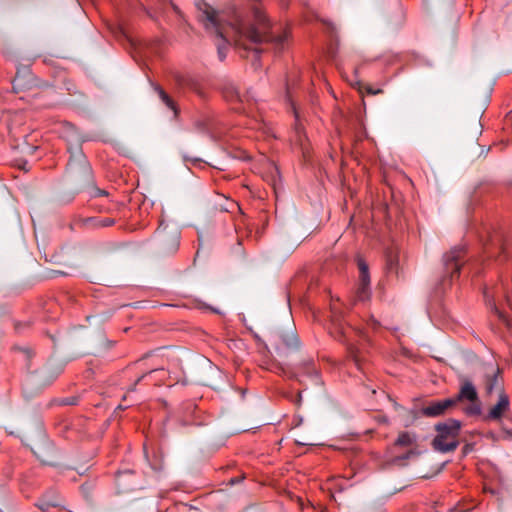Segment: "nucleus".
Returning a JSON list of instances; mask_svg holds the SVG:
<instances>
[{"mask_svg":"<svg viewBox=\"0 0 512 512\" xmlns=\"http://www.w3.org/2000/svg\"><path fill=\"white\" fill-rule=\"evenodd\" d=\"M195 5L199 21L218 39L216 46L220 61L226 59L228 46L234 44L240 56L251 57L252 66L258 69L260 54L265 50L263 45L273 46L278 53L285 48L288 33L274 34L270 21L256 4L250 10L233 7L221 14L204 0H197Z\"/></svg>","mask_w":512,"mask_h":512,"instance_id":"obj_1","label":"nucleus"},{"mask_svg":"<svg viewBox=\"0 0 512 512\" xmlns=\"http://www.w3.org/2000/svg\"><path fill=\"white\" fill-rule=\"evenodd\" d=\"M461 421L449 418L444 422L435 425L436 436L432 441V447L435 451L441 453L453 452L459 446L458 437L460 435Z\"/></svg>","mask_w":512,"mask_h":512,"instance_id":"obj_2","label":"nucleus"},{"mask_svg":"<svg viewBox=\"0 0 512 512\" xmlns=\"http://www.w3.org/2000/svg\"><path fill=\"white\" fill-rule=\"evenodd\" d=\"M459 391L455 397L451 398L454 401V406L458 402H469V405L464 408V413L467 416H479L481 415L482 408L481 402L478 396L477 389L473 384L472 380L467 376L459 377Z\"/></svg>","mask_w":512,"mask_h":512,"instance_id":"obj_3","label":"nucleus"},{"mask_svg":"<svg viewBox=\"0 0 512 512\" xmlns=\"http://www.w3.org/2000/svg\"><path fill=\"white\" fill-rule=\"evenodd\" d=\"M465 255V248L462 246L454 247L443 256L445 274L443 281L447 279L452 282L454 277L459 275L462 258Z\"/></svg>","mask_w":512,"mask_h":512,"instance_id":"obj_4","label":"nucleus"},{"mask_svg":"<svg viewBox=\"0 0 512 512\" xmlns=\"http://www.w3.org/2000/svg\"><path fill=\"white\" fill-rule=\"evenodd\" d=\"M167 226H163L160 222L156 233L158 239L159 250L163 254L175 253L179 247L180 235L176 230L166 231Z\"/></svg>","mask_w":512,"mask_h":512,"instance_id":"obj_5","label":"nucleus"},{"mask_svg":"<svg viewBox=\"0 0 512 512\" xmlns=\"http://www.w3.org/2000/svg\"><path fill=\"white\" fill-rule=\"evenodd\" d=\"M276 353L279 357H286L287 354L298 348V339L294 332H276L272 336Z\"/></svg>","mask_w":512,"mask_h":512,"instance_id":"obj_6","label":"nucleus"},{"mask_svg":"<svg viewBox=\"0 0 512 512\" xmlns=\"http://www.w3.org/2000/svg\"><path fill=\"white\" fill-rule=\"evenodd\" d=\"M483 386L487 396H491L494 392L503 391V380L499 367L488 366L483 376Z\"/></svg>","mask_w":512,"mask_h":512,"instance_id":"obj_7","label":"nucleus"},{"mask_svg":"<svg viewBox=\"0 0 512 512\" xmlns=\"http://www.w3.org/2000/svg\"><path fill=\"white\" fill-rule=\"evenodd\" d=\"M359 283L356 290V300L366 301L370 298V276L367 263L363 259H358Z\"/></svg>","mask_w":512,"mask_h":512,"instance_id":"obj_8","label":"nucleus"},{"mask_svg":"<svg viewBox=\"0 0 512 512\" xmlns=\"http://www.w3.org/2000/svg\"><path fill=\"white\" fill-rule=\"evenodd\" d=\"M331 324L330 333L339 341H344L347 337V329L342 311L336 304L331 305Z\"/></svg>","mask_w":512,"mask_h":512,"instance_id":"obj_9","label":"nucleus"},{"mask_svg":"<svg viewBox=\"0 0 512 512\" xmlns=\"http://www.w3.org/2000/svg\"><path fill=\"white\" fill-rule=\"evenodd\" d=\"M68 169L74 176L83 182H89L92 178V169L84 156H79L76 159H71L68 162Z\"/></svg>","mask_w":512,"mask_h":512,"instance_id":"obj_10","label":"nucleus"},{"mask_svg":"<svg viewBox=\"0 0 512 512\" xmlns=\"http://www.w3.org/2000/svg\"><path fill=\"white\" fill-rule=\"evenodd\" d=\"M510 410L509 396L505 392H501L498 397L497 403L490 408L488 413L484 416L485 421L500 420Z\"/></svg>","mask_w":512,"mask_h":512,"instance_id":"obj_11","label":"nucleus"},{"mask_svg":"<svg viewBox=\"0 0 512 512\" xmlns=\"http://www.w3.org/2000/svg\"><path fill=\"white\" fill-rule=\"evenodd\" d=\"M454 407V401L451 398L431 401L421 409L422 415L426 417H438L443 415L448 409Z\"/></svg>","mask_w":512,"mask_h":512,"instance_id":"obj_12","label":"nucleus"},{"mask_svg":"<svg viewBox=\"0 0 512 512\" xmlns=\"http://www.w3.org/2000/svg\"><path fill=\"white\" fill-rule=\"evenodd\" d=\"M34 454L42 463L50 466L56 465L53 445L47 443L46 446H38L37 450L34 451Z\"/></svg>","mask_w":512,"mask_h":512,"instance_id":"obj_13","label":"nucleus"},{"mask_svg":"<svg viewBox=\"0 0 512 512\" xmlns=\"http://www.w3.org/2000/svg\"><path fill=\"white\" fill-rule=\"evenodd\" d=\"M298 374V381L301 382V376H307L311 378H318V370L316 368L315 362L312 359L303 361L294 369Z\"/></svg>","mask_w":512,"mask_h":512,"instance_id":"obj_14","label":"nucleus"},{"mask_svg":"<svg viewBox=\"0 0 512 512\" xmlns=\"http://www.w3.org/2000/svg\"><path fill=\"white\" fill-rule=\"evenodd\" d=\"M269 370L277 375H280L288 379H298V374L294 370V368L285 366L280 362L272 363Z\"/></svg>","mask_w":512,"mask_h":512,"instance_id":"obj_15","label":"nucleus"},{"mask_svg":"<svg viewBox=\"0 0 512 512\" xmlns=\"http://www.w3.org/2000/svg\"><path fill=\"white\" fill-rule=\"evenodd\" d=\"M85 225L89 227L99 228V227H110L115 224V220L113 218L105 217H89L84 220Z\"/></svg>","mask_w":512,"mask_h":512,"instance_id":"obj_16","label":"nucleus"},{"mask_svg":"<svg viewBox=\"0 0 512 512\" xmlns=\"http://www.w3.org/2000/svg\"><path fill=\"white\" fill-rule=\"evenodd\" d=\"M155 91L158 93L160 99L162 100V102L170 109L174 112V115L177 116L179 111H178V108H177V105L176 103L174 102V100L162 89V87L156 85L155 86Z\"/></svg>","mask_w":512,"mask_h":512,"instance_id":"obj_17","label":"nucleus"},{"mask_svg":"<svg viewBox=\"0 0 512 512\" xmlns=\"http://www.w3.org/2000/svg\"><path fill=\"white\" fill-rule=\"evenodd\" d=\"M416 442V436L409 432H401L399 433L397 439L395 440V446L400 447H410L414 445Z\"/></svg>","mask_w":512,"mask_h":512,"instance_id":"obj_18","label":"nucleus"},{"mask_svg":"<svg viewBox=\"0 0 512 512\" xmlns=\"http://www.w3.org/2000/svg\"><path fill=\"white\" fill-rule=\"evenodd\" d=\"M133 476V472L126 471V472H119L116 476V483L119 488H122L123 491H129L134 490L133 485H128V479Z\"/></svg>","mask_w":512,"mask_h":512,"instance_id":"obj_19","label":"nucleus"},{"mask_svg":"<svg viewBox=\"0 0 512 512\" xmlns=\"http://www.w3.org/2000/svg\"><path fill=\"white\" fill-rule=\"evenodd\" d=\"M484 299H485V302L487 304L488 307H490V309L498 315V317L502 320H504V315L502 314V312L498 309V307L496 306L495 304V301L493 299V295L490 294L488 288H486L484 290Z\"/></svg>","mask_w":512,"mask_h":512,"instance_id":"obj_20","label":"nucleus"},{"mask_svg":"<svg viewBox=\"0 0 512 512\" xmlns=\"http://www.w3.org/2000/svg\"><path fill=\"white\" fill-rule=\"evenodd\" d=\"M158 370L157 369H153V370H150L146 373H143L142 375H140L134 382L133 384L127 389V393H131V392H135L136 391V386L138 384H140L142 381L148 379L151 377V375L155 372H157Z\"/></svg>","mask_w":512,"mask_h":512,"instance_id":"obj_21","label":"nucleus"},{"mask_svg":"<svg viewBox=\"0 0 512 512\" xmlns=\"http://www.w3.org/2000/svg\"><path fill=\"white\" fill-rule=\"evenodd\" d=\"M347 351H348V354H349V357L352 359V361L354 362V364L360 368V356H359V349L355 346V345H348L347 346Z\"/></svg>","mask_w":512,"mask_h":512,"instance_id":"obj_22","label":"nucleus"},{"mask_svg":"<svg viewBox=\"0 0 512 512\" xmlns=\"http://www.w3.org/2000/svg\"><path fill=\"white\" fill-rule=\"evenodd\" d=\"M294 86H295V76L292 74L287 75L285 89H286V98L288 101H292V90H293Z\"/></svg>","mask_w":512,"mask_h":512,"instance_id":"obj_23","label":"nucleus"},{"mask_svg":"<svg viewBox=\"0 0 512 512\" xmlns=\"http://www.w3.org/2000/svg\"><path fill=\"white\" fill-rule=\"evenodd\" d=\"M415 455H417V452L415 450L411 449L403 455L395 456L392 461L394 464H402L404 461L409 459L411 456H415Z\"/></svg>","mask_w":512,"mask_h":512,"instance_id":"obj_24","label":"nucleus"},{"mask_svg":"<svg viewBox=\"0 0 512 512\" xmlns=\"http://www.w3.org/2000/svg\"><path fill=\"white\" fill-rule=\"evenodd\" d=\"M58 505V503L54 500L52 501H42L38 507L41 509V510H48L50 507H56Z\"/></svg>","mask_w":512,"mask_h":512,"instance_id":"obj_25","label":"nucleus"},{"mask_svg":"<svg viewBox=\"0 0 512 512\" xmlns=\"http://www.w3.org/2000/svg\"><path fill=\"white\" fill-rule=\"evenodd\" d=\"M367 326L373 330H377L380 327L379 321L374 318L373 316H370L367 320Z\"/></svg>","mask_w":512,"mask_h":512,"instance_id":"obj_26","label":"nucleus"},{"mask_svg":"<svg viewBox=\"0 0 512 512\" xmlns=\"http://www.w3.org/2000/svg\"><path fill=\"white\" fill-rule=\"evenodd\" d=\"M365 91L370 94V95H377V94H381L383 93V90L378 88V89H374L372 86L370 85H366L364 87Z\"/></svg>","mask_w":512,"mask_h":512,"instance_id":"obj_27","label":"nucleus"},{"mask_svg":"<svg viewBox=\"0 0 512 512\" xmlns=\"http://www.w3.org/2000/svg\"><path fill=\"white\" fill-rule=\"evenodd\" d=\"M91 196H93V197L108 196V192L106 190H102L100 188L95 187V188H93Z\"/></svg>","mask_w":512,"mask_h":512,"instance_id":"obj_28","label":"nucleus"},{"mask_svg":"<svg viewBox=\"0 0 512 512\" xmlns=\"http://www.w3.org/2000/svg\"><path fill=\"white\" fill-rule=\"evenodd\" d=\"M179 83L183 86H188L190 88H194L193 86V83H192V80L189 79V78H182V79H179Z\"/></svg>","mask_w":512,"mask_h":512,"instance_id":"obj_29","label":"nucleus"},{"mask_svg":"<svg viewBox=\"0 0 512 512\" xmlns=\"http://www.w3.org/2000/svg\"><path fill=\"white\" fill-rule=\"evenodd\" d=\"M62 404L64 405H74L76 404V399L75 398H66L62 401Z\"/></svg>","mask_w":512,"mask_h":512,"instance_id":"obj_30","label":"nucleus"},{"mask_svg":"<svg viewBox=\"0 0 512 512\" xmlns=\"http://www.w3.org/2000/svg\"><path fill=\"white\" fill-rule=\"evenodd\" d=\"M294 398H295V400H294V401H295V403H296L298 406H300V405H301V401H302V394H301V392L297 393V395H295V397H294Z\"/></svg>","mask_w":512,"mask_h":512,"instance_id":"obj_31","label":"nucleus"},{"mask_svg":"<svg viewBox=\"0 0 512 512\" xmlns=\"http://www.w3.org/2000/svg\"><path fill=\"white\" fill-rule=\"evenodd\" d=\"M234 97L236 100L240 101V102H243V98L242 96L240 95V92L238 90H234Z\"/></svg>","mask_w":512,"mask_h":512,"instance_id":"obj_32","label":"nucleus"},{"mask_svg":"<svg viewBox=\"0 0 512 512\" xmlns=\"http://www.w3.org/2000/svg\"><path fill=\"white\" fill-rule=\"evenodd\" d=\"M26 356L27 358H30L31 355H32V352L29 348H23V349H20Z\"/></svg>","mask_w":512,"mask_h":512,"instance_id":"obj_33","label":"nucleus"},{"mask_svg":"<svg viewBox=\"0 0 512 512\" xmlns=\"http://www.w3.org/2000/svg\"><path fill=\"white\" fill-rule=\"evenodd\" d=\"M472 447L470 444H466L464 447H463V453L466 455L468 454L470 451H471Z\"/></svg>","mask_w":512,"mask_h":512,"instance_id":"obj_34","label":"nucleus"},{"mask_svg":"<svg viewBox=\"0 0 512 512\" xmlns=\"http://www.w3.org/2000/svg\"><path fill=\"white\" fill-rule=\"evenodd\" d=\"M282 7L286 8L289 5L290 0H279Z\"/></svg>","mask_w":512,"mask_h":512,"instance_id":"obj_35","label":"nucleus"}]
</instances>
